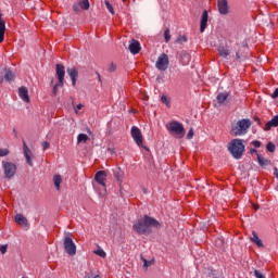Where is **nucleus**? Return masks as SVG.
Here are the masks:
<instances>
[{
	"mask_svg": "<svg viewBox=\"0 0 278 278\" xmlns=\"http://www.w3.org/2000/svg\"><path fill=\"white\" fill-rule=\"evenodd\" d=\"M152 228L161 229L162 224L149 215H143L142 218L137 219L132 225V230L139 236H151L153 233Z\"/></svg>",
	"mask_w": 278,
	"mask_h": 278,
	"instance_id": "nucleus-1",
	"label": "nucleus"
},
{
	"mask_svg": "<svg viewBox=\"0 0 278 278\" xmlns=\"http://www.w3.org/2000/svg\"><path fill=\"white\" fill-rule=\"evenodd\" d=\"M243 142L244 140L242 139H232L228 143V151L235 160H242V156L244 155L245 151V146Z\"/></svg>",
	"mask_w": 278,
	"mask_h": 278,
	"instance_id": "nucleus-2",
	"label": "nucleus"
},
{
	"mask_svg": "<svg viewBox=\"0 0 278 278\" xmlns=\"http://www.w3.org/2000/svg\"><path fill=\"white\" fill-rule=\"evenodd\" d=\"M251 127V119H240L239 122H237L236 126H232L231 130H230V135L231 136H244V134H247V131H249Z\"/></svg>",
	"mask_w": 278,
	"mask_h": 278,
	"instance_id": "nucleus-3",
	"label": "nucleus"
},
{
	"mask_svg": "<svg viewBox=\"0 0 278 278\" xmlns=\"http://www.w3.org/2000/svg\"><path fill=\"white\" fill-rule=\"evenodd\" d=\"M166 129L172 134V136H175L176 138H184L186 136V128H184V124L172 121L166 125Z\"/></svg>",
	"mask_w": 278,
	"mask_h": 278,
	"instance_id": "nucleus-4",
	"label": "nucleus"
},
{
	"mask_svg": "<svg viewBox=\"0 0 278 278\" xmlns=\"http://www.w3.org/2000/svg\"><path fill=\"white\" fill-rule=\"evenodd\" d=\"M63 247L65 249V253L67 255H76L77 254V245H75V241L70 236H66L63 241Z\"/></svg>",
	"mask_w": 278,
	"mask_h": 278,
	"instance_id": "nucleus-5",
	"label": "nucleus"
},
{
	"mask_svg": "<svg viewBox=\"0 0 278 278\" xmlns=\"http://www.w3.org/2000/svg\"><path fill=\"white\" fill-rule=\"evenodd\" d=\"M5 179H12L16 175V164L12 162H2Z\"/></svg>",
	"mask_w": 278,
	"mask_h": 278,
	"instance_id": "nucleus-6",
	"label": "nucleus"
},
{
	"mask_svg": "<svg viewBox=\"0 0 278 278\" xmlns=\"http://www.w3.org/2000/svg\"><path fill=\"white\" fill-rule=\"evenodd\" d=\"M132 140H135L136 144L138 147H142L143 142H144V138L142 137V131L140 130V128L134 126L130 130Z\"/></svg>",
	"mask_w": 278,
	"mask_h": 278,
	"instance_id": "nucleus-7",
	"label": "nucleus"
},
{
	"mask_svg": "<svg viewBox=\"0 0 278 278\" xmlns=\"http://www.w3.org/2000/svg\"><path fill=\"white\" fill-rule=\"evenodd\" d=\"M168 54L163 53L159 56L155 66L159 71H166L168 68Z\"/></svg>",
	"mask_w": 278,
	"mask_h": 278,
	"instance_id": "nucleus-8",
	"label": "nucleus"
},
{
	"mask_svg": "<svg viewBox=\"0 0 278 278\" xmlns=\"http://www.w3.org/2000/svg\"><path fill=\"white\" fill-rule=\"evenodd\" d=\"M55 71H56V79L59 81V86H64V77L66 75V68L64 67L63 64L58 63L55 65Z\"/></svg>",
	"mask_w": 278,
	"mask_h": 278,
	"instance_id": "nucleus-9",
	"label": "nucleus"
},
{
	"mask_svg": "<svg viewBox=\"0 0 278 278\" xmlns=\"http://www.w3.org/2000/svg\"><path fill=\"white\" fill-rule=\"evenodd\" d=\"M217 10L222 16L229 14V2L227 0H217Z\"/></svg>",
	"mask_w": 278,
	"mask_h": 278,
	"instance_id": "nucleus-10",
	"label": "nucleus"
},
{
	"mask_svg": "<svg viewBox=\"0 0 278 278\" xmlns=\"http://www.w3.org/2000/svg\"><path fill=\"white\" fill-rule=\"evenodd\" d=\"M4 75H0V84H3L4 80H7L9 84L14 81L16 79V75L12 70L10 68H4Z\"/></svg>",
	"mask_w": 278,
	"mask_h": 278,
	"instance_id": "nucleus-11",
	"label": "nucleus"
},
{
	"mask_svg": "<svg viewBox=\"0 0 278 278\" xmlns=\"http://www.w3.org/2000/svg\"><path fill=\"white\" fill-rule=\"evenodd\" d=\"M210 20V13H207V10H204L202 12L201 21H200V33L203 34L205 29H207V21Z\"/></svg>",
	"mask_w": 278,
	"mask_h": 278,
	"instance_id": "nucleus-12",
	"label": "nucleus"
},
{
	"mask_svg": "<svg viewBox=\"0 0 278 278\" xmlns=\"http://www.w3.org/2000/svg\"><path fill=\"white\" fill-rule=\"evenodd\" d=\"M106 177H108V173H105V170H99L94 175V180L97 181V184H99V186H102L103 188H105Z\"/></svg>",
	"mask_w": 278,
	"mask_h": 278,
	"instance_id": "nucleus-13",
	"label": "nucleus"
},
{
	"mask_svg": "<svg viewBox=\"0 0 278 278\" xmlns=\"http://www.w3.org/2000/svg\"><path fill=\"white\" fill-rule=\"evenodd\" d=\"M23 151L28 166H34V162H31V150H29V147H27V142L25 141H23Z\"/></svg>",
	"mask_w": 278,
	"mask_h": 278,
	"instance_id": "nucleus-14",
	"label": "nucleus"
},
{
	"mask_svg": "<svg viewBox=\"0 0 278 278\" xmlns=\"http://www.w3.org/2000/svg\"><path fill=\"white\" fill-rule=\"evenodd\" d=\"M130 53H132V55H138V53H140V41L136 40V39H131V42L128 47Z\"/></svg>",
	"mask_w": 278,
	"mask_h": 278,
	"instance_id": "nucleus-15",
	"label": "nucleus"
},
{
	"mask_svg": "<svg viewBox=\"0 0 278 278\" xmlns=\"http://www.w3.org/2000/svg\"><path fill=\"white\" fill-rule=\"evenodd\" d=\"M67 75H70L72 79V86H76L77 78L79 77V72L77 71V67H68Z\"/></svg>",
	"mask_w": 278,
	"mask_h": 278,
	"instance_id": "nucleus-16",
	"label": "nucleus"
},
{
	"mask_svg": "<svg viewBox=\"0 0 278 278\" xmlns=\"http://www.w3.org/2000/svg\"><path fill=\"white\" fill-rule=\"evenodd\" d=\"M190 53L188 51L182 50L179 54V62L182 64V66H188L190 64Z\"/></svg>",
	"mask_w": 278,
	"mask_h": 278,
	"instance_id": "nucleus-17",
	"label": "nucleus"
},
{
	"mask_svg": "<svg viewBox=\"0 0 278 278\" xmlns=\"http://www.w3.org/2000/svg\"><path fill=\"white\" fill-rule=\"evenodd\" d=\"M114 177H115L116 181H118L119 188L122 189L123 179H125V172H123V169L121 167H116L114 169Z\"/></svg>",
	"mask_w": 278,
	"mask_h": 278,
	"instance_id": "nucleus-18",
	"label": "nucleus"
},
{
	"mask_svg": "<svg viewBox=\"0 0 278 278\" xmlns=\"http://www.w3.org/2000/svg\"><path fill=\"white\" fill-rule=\"evenodd\" d=\"M18 96L25 101V103H29V90L27 89V87H20Z\"/></svg>",
	"mask_w": 278,
	"mask_h": 278,
	"instance_id": "nucleus-19",
	"label": "nucleus"
},
{
	"mask_svg": "<svg viewBox=\"0 0 278 278\" xmlns=\"http://www.w3.org/2000/svg\"><path fill=\"white\" fill-rule=\"evenodd\" d=\"M3 14L0 13V43L5 40V21L2 18Z\"/></svg>",
	"mask_w": 278,
	"mask_h": 278,
	"instance_id": "nucleus-20",
	"label": "nucleus"
},
{
	"mask_svg": "<svg viewBox=\"0 0 278 278\" xmlns=\"http://www.w3.org/2000/svg\"><path fill=\"white\" fill-rule=\"evenodd\" d=\"M273 127H278V115L274 116L269 122L266 123L264 130L270 131Z\"/></svg>",
	"mask_w": 278,
	"mask_h": 278,
	"instance_id": "nucleus-21",
	"label": "nucleus"
},
{
	"mask_svg": "<svg viewBox=\"0 0 278 278\" xmlns=\"http://www.w3.org/2000/svg\"><path fill=\"white\" fill-rule=\"evenodd\" d=\"M227 99H229V92H227V91L220 92L217 94V102L220 105H225V103L227 102Z\"/></svg>",
	"mask_w": 278,
	"mask_h": 278,
	"instance_id": "nucleus-22",
	"label": "nucleus"
},
{
	"mask_svg": "<svg viewBox=\"0 0 278 278\" xmlns=\"http://www.w3.org/2000/svg\"><path fill=\"white\" fill-rule=\"evenodd\" d=\"M15 223L22 225V227H27L28 225L27 218L23 214L15 215Z\"/></svg>",
	"mask_w": 278,
	"mask_h": 278,
	"instance_id": "nucleus-23",
	"label": "nucleus"
},
{
	"mask_svg": "<svg viewBox=\"0 0 278 278\" xmlns=\"http://www.w3.org/2000/svg\"><path fill=\"white\" fill-rule=\"evenodd\" d=\"M251 241L258 247V249H262L264 247V243L262 242V239L257 236V232H252Z\"/></svg>",
	"mask_w": 278,
	"mask_h": 278,
	"instance_id": "nucleus-24",
	"label": "nucleus"
},
{
	"mask_svg": "<svg viewBox=\"0 0 278 278\" xmlns=\"http://www.w3.org/2000/svg\"><path fill=\"white\" fill-rule=\"evenodd\" d=\"M257 162H258V165L262 166V168L270 165V160L265 159L261 154H257Z\"/></svg>",
	"mask_w": 278,
	"mask_h": 278,
	"instance_id": "nucleus-25",
	"label": "nucleus"
},
{
	"mask_svg": "<svg viewBox=\"0 0 278 278\" xmlns=\"http://www.w3.org/2000/svg\"><path fill=\"white\" fill-rule=\"evenodd\" d=\"M88 140H90V137H88V135H86V134H79L77 136L78 144H81V143L86 144V142H88Z\"/></svg>",
	"mask_w": 278,
	"mask_h": 278,
	"instance_id": "nucleus-26",
	"label": "nucleus"
},
{
	"mask_svg": "<svg viewBox=\"0 0 278 278\" xmlns=\"http://www.w3.org/2000/svg\"><path fill=\"white\" fill-rule=\"evenodd\" d=\"M217 51L220 58H227L229 55V49L225 48V46H219Z\"/></svg>",
	"mask_w": 278,
	"mask_h": 278,
	"instance_id": "nucleus-27",
	"label": "nucleus"
},
{
	"mask_svg": "<svg viewBox=\"0 0 278 278\" xmlns=\"http://www.w3.org/2000/svg\"><path fill=\"white\" fill-rule=\"evenodd\" d=\"M53 184L56 190H60V186L62 184V176L61 175H54L53 177Z\"/></svg>",
	"mask_w": 278,
	"mask_h": 278,
	"instance_id": "nucleus-28",
	"label": "nucleus"
},
{
	"mask_svg": "<svg viewBox=\"0 0 278 278\" xmlns=\"http://www.w3.org/2000/svg\"><path fill=\"white\" fill-rule=\"evenodd\" d=\"M78 4L80 5L81 10H90V1L88 0H80Z\"/></svg>",
	"mask_w": 278,
	"mask_h": 278,
	"instance_id": "nucleus-29",
	"label": "nucleus"
},
{
	"mask_svg": "<svg viewBox=\"0 0 278 278\" xmlns=\"http://www.w3.org/2000/svg\"><path fill=\"white\" fill-rule=\"evenodd\" d=\"M141 257V262H143V268H149V266L153 265V260L152 261H148L147 258H144L143 255L140 256Z\"/></svg>",
	"mask_w": 278,
	"mask_h": 278,
	"instance_id": "nucleus-30",
	"label": "nucleus"
},
{
	"mask_svg": "<svg viewBox=\"0 0 278 278\" xmlns=\"http://www.w3.org/2000/svg\"><path fill=\"white\" fill-rule=\"evenodd\" d=\"M161 103H164V105H166L167 108L170 106V98L166 97L165 94H163L161 97Z\"/></svg>",
	"mask_w": 278,
	"mask_h": 278,
	"instance_id": "nucleus-31",
	"label": "nucleus"
},
{
	"mask_svg": "<svg viewBox=\"0 0 278 278\" xmlns=\"http://www.w3.org/2000/svg\"><path fill=\"white\" fill-rule=\"evenodd\" d=\"M58 88H64V85H60V81H59V80H58V84H55V85L53 86V88H52V94H53L54 97L58 96Z\"/></svg>",
	"mask_w": 278,
	"mask_h": 278,
	"instance_id": "nucleus-32",
	"label": "nucleus"
},
{
	"mask_svg": "<svg viewBox=\"0 0 278 278\" xmlns=\"http://www.w3.org/2000/svg\"><path fill=\"white\" fill-rule=\"evenodd\" d=\"M149 170H150V173H155V170H157V167H155V162L153 161V160H150L149 161Z\"/></svg>",
	"mask_w": 278,
	"mask_h": 278,
	"instance_id": "nucleus-33",
	"label": "nucleus"
},
{
	"mask_svg": "<svg viewBox=\"0 0 278 278\" xmlns=\"http://www.w3.org/2000/svg\"><path fill=\"white\" fill-rule=\"evenodd\" d=\"M275 149H276L275 143H273V142L269 141V142L266 144V150L269 151V153H275Z\"/></svg>",
	"mask_w": 278,
	"mask_h": 278,
	"instance_id": "nucleus-34",
	"label": "nucleus"
},
{
	"mask_svg": "<svg viewBox=\"0 0 278 278\" xmlns=\"http://www.w3.org/2000/svg\"><path fill=\"white\" fill-rule=\"evenodd\" d=\"M164 39H165V42H170V29L169 28L165 29Z\"/></svg>",
	"mask_w": 278,
	"mask_h": 278,
	"instance_id": "nucleus-35",
	"label": "nucleus"
},
{
	"mask_svg": "<svg viewBox=\"0 0 278 278\" xmlns=\"http://www.w3.org/2000/svg\"><path fill=\"white\" fill-rule=\"evenodd\" d=\"M224 244H225V239H223V238H217V239L215 240V245L218 247L219 249H222V247H224Z\"/></svg>",
	"mask_w": 278,
	"mask_h": 278,
	"instance_id": "nucleus-36",
	"label": "nucleus"
},
{
	"mask_svg": "<svg viewBox=\"0 0 278 278\" xmlns=\"http://www.w3.org/2000/svg\"><path fill=\"white\" fill-rule=\"evenodd\" d=\"M206 278H220V276L218 275V271H216V270H211V271L207 274Z\"/></svg>",
	"mask_w": 278,
	"mask_h": 278,
	"instance_id": "nucleus-37",
	"label": "nucleus"
},
{
	"mask_svg": "<svg viewBox=\"0 0 278 278\" xmlns=\"http://www.w3.org/2000/svg\"><path fill=\"white\" fill-rule=\"evenodd\" d=\"M176 42L178 45H182L184 42H188V37L186 36H179L177 39H176Z\"/></svg>",
	"mask_w": 278,
	"mask_h": 278,
	"instance_id": "nucleus-38",
	"label": "nucleus"
},
{
	"mask_svg": "<svg viewBox=\"0 0 278 278\" xmlns=\"http://www.w3.org/2000/svg\"><path fill=\"white\" fill-rule=\"evenodd\" d=\"M73 11L75 12V14H79V12H81V7L79 3H74L73 4Z\"/></svg>",
	"mask_w": 278,
	"mask_h": 278,
	"instance_id": "nucleus-39",
	"label": "nucleus"
},
{
	"mask_svg": "<svg viewBox=\"0 0 278 278\" xmlns=\"http://www.w3.org/2000/svg\"><path fill=\"white\" fill-rule=\"evenodd\" d=\"M105 7L109 10V12H111V14H114V7H112V4L110 3V1H105Z\"/></svg>",
	"mask_w": 278,
	"mask_h": 278,
	"instance_id": "nucleus-40",
	"label": "nucleus"
},
{
	"mask_svg": "<svg viewBox=\"0 0 278 278\" xmlns=\"http://www.w3.org/2000/svg\"><path fill=\"white\" fill-rule=\"evenodd\" d=\"M5 155H10V150L0 149V157H5Z\"/></svg>",
	"mask_w": 278,
	"mask_h": 278,
	"instance_id": "nucleus-41",
	"label": "nucleus"
},
{
	"mask_svg": "<svg viewBox=\"0 0 278 278\" xmlns=\"http://www.w3.org/2000/svg\"><path fill=\"white\" fill-rule=\"evenodd\" d=\"M194 137V129H190L187 134V140H192V138Z\"/></svg>",
	"mask_w": 278,
	"mask_h": 278,
	"instance_id": "nucleus-42",
	"label": "nucleus"
},
{
	"mask_svg": "<svg viewBox=\"0 0 278 278\" xmlns=\"http://www.w3.org/2000/svg\"><path fill=\"white\" fill-rule=\"evenodd\" d=\"M109 73H116V64L115 63H111V65L109 66Z\"/></svg>",
	"mask_w": 278,
	"mask_h": 278,
	"instance_id": "nucleus-43",
	"label": "nucleus"
},
{
	"mask_svg": "<svg viewBox=\"0 0 278 278\" xmlns=\"http://www.w3.org/2000/svg\"><path fill=\"white\" fill-rule=\"evenodd\" d=\"M41 146H42V150H43V151H47V149H49V148L51 147V143H49V141H43V142L41 143Z\"/></svg>",
	"mask_w": 278,
	"mask_h": 278,
	"instance_id": "nucleus-44",
	"label": "nucleus"
},
{
	"mask_svg": "<svg viewBox=\"0 0 278 278\" xmlns=\"http://www.w3.org/2000/svg\"><path fill=\"white\" fill-rule=\"evenodd\" d=\"M94 253L96 255H99V257H105V251L101 249L97 250Z\"/></svg>",
	"mask_w": 278,
	"mask_h": 278,
	"instance_id": "nucleus-45",
	"label": "nucleus"
},
{
	"mask_svg": "<svg viewBox=\"0 0 278 278\" xmlns=\"http://www.w3.org/2000/svg\"><path fill=\"white\" fill-rule=\"evenodd\" d=\"M254 276H255L256 278H266V277L264 276V274H262V271H260V270H257V269L254 270Z\"/></svg>",
	"mask_w": 278,
	"mask_h": 278,
	"instance_id": "nucleus-46",
	"label": "nucleus"
},
{
	"mask_svg": "<svg viewBox=\"0 0 278 278\" xmlns=\"http://www.w3.org/2000/svg\"><path fill=\"white\" fill-rule=\"evenodd\" d=\"M252 144L255 147V149H260V147H262V142L257 140L252 141Z\"/></svg>",
	"mask_w": 278,
	"mask_h": 278,
	"instance_id": "nucleus-47",
	"label": "nucleus"
},
{
	"mask_svg": "<svg viewBox=\"0 0 278 278\" xmlns=\"http://www.w3.org/2000/svg\"><path fill=\"white\" fill-rule=\"evenodd\" d=\"M0 253L4 255V253H8V245H0Z\"/></svg>",
	"mask_w": 278,
	"mask_h": 278,
	"instance_id": "nucleus-48",
	"label": "nucleus"
},
{
	"mask_svg": "<svg viewBox=\"0 0 278 278\" xmlns=\"http://www.w3.org/2000/svg\"><path fill=\"white\" fill-rule=\"evenodd\" d=\"M271 99H278V88L275 89L274 93L271 94Z\"/></svg>",
	"mask_w": 278,
	"mask_h": 278,
	"instance_id": "nucleus-49",
	"label": "nucleus"
},
{
	"mask_svg": "<svg viewBox=\"0 0 278 278\" xmlns=\"http://www.w3.org/2000/svg\"><path fill=\"white\" fill-rule=\"evenodd\" d=\"M250 153H251V155H253V154L260 155V153H257V150L254 149V148H252V149L250 150Z\"/></svg>",
	"mask_w": 278,
	"mask_h": 278,
	"instance_id": "nucleus-50",
	"label": "nucleus"
},
{
	"mask_svg": "<svg viewBox=\"0 0 278 278\" xmlns=\"http://www.w3.org/2000/svg\"><path fill=\"white\" fill-rule=\"evenodd\" d=\"M254 121H255V123H257V125H262V121L260 119V117L255 116Z\"/></svg>",
	"mask_w": 278,
	"mask_h": 278,
	"instance_id": "nucleus-51",
	"label": "nucleus"
},
{
	"mask_svg": "<svg viewBox=\"0 0 278 278\" xmlns=\"http://www.w3.org/2000/svg\"><path fill=\"white\" fill-rule=\"evenodd\" d=\"M13 136L14 138H18V131H16V128H13Z\"/></svg>",
	"mask_w": 278,
	"mask_h": 278,
	"instance_id": "nucleus-52",
	"label": "nucleus"
},
{
	"mask_svg": "<svg viewBox=\"0 0 278 278\" xmlns=\"http://www.w3.org/2000/svg\"><path fill=\"white\" fill-rule=\"evenodd\" d=\"M253 210H254L255 212H257V211L260 210V205L253 204Z\"/></svg>",
	"mask_w": 278,
	"mask_h": 278,
	"instance_id": "nucleus-53",
	"label": "nucleus"
},
{
	"mask_svg": "<svg viewBox=\"0 0 278 278\" xmlns=\"http://www.w3.org/2000/svg\"><path fill=\"white\" fill-rule=\"evenodd\" d=\"M76 108H77V110H81L84 108V104L79 103V104H77Z\"/></svg>",
	"mask_w": 278,
	"mask_h": 278,
	"instance_id": "nucleus-54",
	"label": "nucleus"
},
{
	"mask_svg": "<svg viewBox=\"0 0 278 278\" xmlns=\"http://www.w3.org/2000/svg\"><path fill=\"white\" fill-rule=\"evenodd\" d=\"M96 75L98 76L99 81H101V74H99V72H96Z\"/></svg>",
	"mask_w": 278,
	"mask_h": 278,
	"instance_id": "nucleus-55",
	"label": "nucleus"
},
{
	"mask_svg": "<svg viewBox=\"0 0 278 278\" xmlns=\"http://www.w3.org/2000/svg\"><path fill=\"white\" fill-rule=\"evenodd\" d=\"M237 60H240V53L237 52Z\"/></svg>",
	"mask_w": 278,
	"mask_h": 278,
	"instance_id": "nucleus-56",
	"label": "nucleus"
},
{
	"mask_svg": "<svg viewBox=\"0 0 278 278\" xmlns=\"http://www.w3.org/2000/svg\"><path fill=\"white\" fill-rule=\"evenodd\" d=\"M146 149V151H149V148H144Z\"/></svg>",
	"mask_w": 278,
	"mask_h": 278,
	"instance_id": "nucleus-57",
	"label": "nucleus"
}]
</instances>
